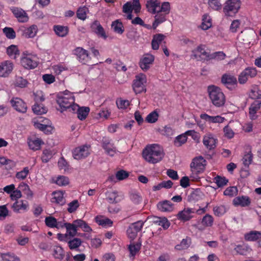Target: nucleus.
Listing matches in <instances>:
<instances>
[{"mask_svg": "<svg viewBox=\"0 0 261 261\" xmlns=\"http://www.w3.org/2000/svg\"><path fill=\"white\" fill-rule=\"evenodd\" d=\"M250 250V248L245 245H239L234 248V250L239 254L245 255Z\"/></svg>", "mask_w": 261, "mask_h": 261, "instance_id": "a18cd8bd", "label": "nucleus"}, {"mask_svg": "<svg viewBox=\"0 0 261 261\" xmlns=\"http://www.w3.org/2000/svg\"><path fill=\"white\" fill-rule=\"evenodd\" d=\"M90 146L85 145L75 148L72 152L73 158L81 160L87 157L90 154Z\"/></svg>", "mask_w": 261, "mask_h": 261, "instance_id": "1a4fd4ad", "label": "nucleus"}, {"mask_svg": "<svg viewBox=\"0 0 261 261\" xmlns=\"http://www.w3.org/2000/svg\"><path fill=\"white\" fill-rule=\"evenodd\" d=\"M245 239L248 241H255L261 240V232L257 231H251L245 235Z\"/></svg>", "mask_w": 261, "mask_h": 261, "instance_id": "473e14b6", "label": "nucleus"}, {"mask_svg": "<svg viewBox=\"0 0 261 261\" xmlns=\"http://www.w3.org/2000/svg\"><path fill=\"white\" fill-rule=\"evenodd\" d=\"M153 222L159 226H161L164 229H167L170 226V222L166 218L155 217Z\"/></svg>", "mask_w": 261, "mask_h": 261, "instance_id": "72a5a7b5", "label": "nucleus"}, {"mask_svg": "<svg viewBox=\"0 0 261 261\" xmlns=\"http://www.w3.org/2000/svg\"><path fill=\"white\" fill-rule=\"evenodd\" d=\"M157 14L154 16L155 20L152 24V28L155 29L158 25L164 22L166 19V15L162 13H156Z\"/></svg>", "mask_w": 261, "mask_h": 261, "instance_id": "4c0bfd02", "label": "nucleus"}, {"mask_svg": "<svg viewBox=\"0 0 261 261\" xmlns=\"http://www.w3.org/2000/svg\"><path fill=\"white\" fill-rule=\"evenodd\" d=\"M190 243L189 240L187 239H183L180 244L175 246V248L178 250L186 249L190 246Z\"/></svg>", "mask_w": 261, "mask_h": 261, "instance_id": "052dcab7", "label": "nucleus"}, {"mask_svg": "<svg viewBox=\"0 0 261 261\" xmlns=\"http://www.w3.org/2000/svg\"><path fill=\"white\" fill-rule=\"evenodd\" d=\"M163 149L159 145L152 144L143 149L142 156L147 162L155 164L160 162L164 156Z\"/></svg>", "mask_w": 261, "mask_h": 261, "instance_id": "f257e3e1", "label": "nucleus"}, {"mask_svg": "<svg viewBox=\"0 0 261 261\" xmlns=\"http://www.w3.org/2000/svg\"><path fill=\"white\" fill-rule=\"evenodd\" d=\"M141 247V244L139 243H137L136 244H130L128 247L129 251L130 252V254L132 256H135L136 253L140 250Z\"/></svg>", "mask_w": 261, "mask_h": 261, "instance_id": "e2e57ef3", "label": "nucleus"}, {"mask_svg": "<svg viewBox=\"0 0 261 261\" xmlns=\"http://www.w3.org/2000/svg\"><path fill=\"white\" fill-rule=\"evenodd\" d=\"M238 193V189L236 187H229L224 191V195L229 196H233Z\"/></svg>", "mask_w": 261, "mask_h": 261, "instance_id": "680f3d73", "label": "nucleus"}, {"mask_svg": "<svg viewBox=\"0 0 261 261\" xmlns=\"http://www.w3.org/2000/svg\"><path fill=\"white\" fill-rule=\"evenodd\" d=\"M106 200L110 203H117L124 198V195L117 191H108L106 193Z\"/></svg>", "mask_w": 261, "mask_h": 261, "instance_id": "ddd939ff", "label": "nucleus"}, {"mask_svg": "<svg viewBox=\"0 0 261 261\" xmlns=\"http://www.w3.org/2000/svg\"><path fill=\"white\" fill-rule=\"evenodd\" d=\"M128 173L123 170L117 171L116 173V177L119 180H122L128 176Z\"/></svg>", "mask_w": 261, "mask_h": 261, "instance_id": "774afa93", "label": "nucleus"}, {"mask_svg": "<svg viewBox=\"0 0 261 261\" xmlns=\"http://www.w3.org/2000/svg\"><path fill=\"white\" fill-rule=\"evenodd\" d=\"M250 203L251 200L249 197L245 196L237 197L233 200L234 205H241L243 207L249 205Z\"/></svg>", "mask_w": 261, "mask_h": 261, "instance_id": "393cba45", "label": "nucleus"}, {"mask_svg": "<svg viewBox=\"0 0 261 261\" xmlns=\"http://www.w3.org/2000/svg\"><path fill=\"white\" fill-rule=\"evenodd\" d=\"M56 102L60 107L61 112L67 110L74 112L78 108V105L74 103L73 94L70 92L58 94L56 97Z\"/></svg>", "mask_w": 261, "mask_h": 261, "instance_id": "f03ea898", "label": "nucleus"}, {"mask_svg": "<svg viewBox=\"0 0 261 261\" xmlns=\"http://www.w3.org/2000/svg\"><path fill=\"white\" fill-rule=\"evenodd\" d=\"M200 118L210 123H222L224 120V118L220 116H211L206 114H201Z\"/></svg>", "mask_w": 261, "mask_h": 261, "instance_id": "bb28decb", "label": "nucleus"}, {"mask_svg": "<svg viewBox=\"0 0 261 261\" xmlns=\"http://www.w3.org/2000/svg\"><path fill=\"white\" fill-rule=\"evenodd\" d=\"M214 222V218L212 216L206 214L204 216L201 220V224L204 227H211L213 225Z\"/></svg>", "mask_w": 261, "mask_h": 261, "instance_id": "c03bdc74", "label": "nucleus"}, {"mask_svg": "<svg viewBox=\"0 0 261 261\" xmlns=\"http://www.w3.org/2000/svg\"><path fill=\"white\" fill-rule=\"evenodd\" d=\"M226 55L223 51H216L211 54L210 60H216L217 61L222 60L224 59Z\"/></svg>", "mask_w": 261, "mask_h": 261, "instance_id": "6e6d98bb", "label": "nucleus"}, {"mask_svg": "<svg viewBox=\"0 0 261 261\" xmlns=\"http://www.w3.org/2000/svg\"><path fill=\"white\" fill-rule=\"evenodd\" d=\"M112 28L115 32L119 34H122L124 31L122 23L118 19L112 22Z\"/></svg>", "mask_w": 261, "mask_h": 261, "instance_id": "ea45409f", "label": "nucleus"}, {"mask_svg": "<svg viewBox=\"0 0 261 261\" xmlns=\"http://www.w3.org/2000/svg\"><path fill=\"white\" fill-rule=\"evenodd\" d=\"M206 161L201 156L194 158L190 164L191 171L193 174H198L203 171Z\"/></svg>", "mask_w": 261, "mask_h": 261, "instance_id": "423d86ee", "label": "nucleus"}, {"mask_svg": "<svg viewBox=\"0 0 261 261\" xmlns=\"http://www.w3.org/2000/svg\"><path fill=\"white\" fill-rule=\"evenodd\" d=\"M7 53L9 57L14 59H16L20 54L17 46L15 45H11L9 46L7 49Z\"/></svg>", "mask_w": 261, "mask_h": 261, "instance_id": "e433bc0d", "label": "nucleus"}, {"mask_svg": "<svg viewBox=\"0 0 261 261\" xmlns=\"http://www.w3.org/2000/svg\"><path fill=\"white\" fill-rule=\"evenodd\" d=\"M226 208L224 205L216 206L213 208L214 214L216 216H221L226 213Z\"/></svg>", "mask_w": 261, "mask_h": 261, "instance_id": "864d4df0", "label": "nucleus"}, {"mask_svg": "<svg viewBox=\"0 0 261 261\" xmlns=\"http://www.w3.org/2000/svg\"><path fill=\"white\" fill-rule=\"evenodd\" d=\"M53 256L56 259L62 260L64 257V251L60 246H55L54 248Z\"/></svg>", "mask_w": 261, "mask_h": 261, "instance_id": "79ce46f5", "label": "nucleus"}, {"mask_svg": "<svg viewBox=\"0 0 261 261\" xmlns=\"http://www.w3.org/2000/svg\"><path fill=\"white\" fill-rule=\"evenodd\" d=\"M146 83V77L144 74H140L135 76L133 81V88L136 94L146 92L145 84Z\"/></svg>", "mask_w": 261, "mask_h": 261, "instance_id": "39448f33", "label": "nucleus"}, {"mask_svg": "<svg viewBox=\"0 0 261 261\" xmlns=\"http://www.w3.org/2000/svg\"><path fill=\"white\" fill-rule=\"evenodd\" d=\"M221 82L228 89H231L237 83L236 77L234 76L225 74L223 75L221 78Z\"/></svg>", "mask_w": 261, "mask_h": 261, "instance_id": "aec40b11", "label": "nucleus"}, {"mask_svg": "<svg viewBox=\"0 0 261 261\" xmlns=\"http://www.w3.org/2000/svg\"><path fill=\"white\" fill-rule=\"evenodd\" d=\"M207 4L209 7L215 11H220L222 7L220 0H207Z\"/></svg>", "mask_w": 261, "mask_h": 261, "instance_id": "37998d69", "label": "nucleus"}, {"mask_svg": "<svg viewBox=\"0 0 261 261\" xmlns=\"http://www.w3.org/2000/svg\"><path fill=\"white\" fill-rule=\"evenodd\" d=\"M68 207L67 211L69 213L74 212L79 207L80 204L77 200H74L68 204Z\"/></svg>", "mask_w": 261, "mask_h": 261, "instance_id": "4d7b16f0", "label": "nucleus"}, {"mask_svg": "<svg viewBox=\"0 0 261 261\" xmlns=\"http://www.w3.org/2000/svg\"><path fill=\"white\" fill-rule=\"evenodd\" d=\"M34 126L36 128H37L46 133L50 132L52 129V128L50 126L40 123H35Z\"/></svg>", "mask_w": 261, "mask_h": 261, "instance_id": "0e129e2a", "label": "nucleus"}, {"mask_svg": "<svg viewBox=\"0 0 261 261\" xmlns=\"http://www.w3.org/2000/svg\"><path fill=\"white\" fill-rule=\"evenodd\" d=\"M21 64L26 69H34L38 65L37 62L33 58L29 56L22 57Z\"/></svg>", "mask_w": 261, "mask_h": 261, "instance_id": "4be33fe9", "label": "nucleus"}, {"mask_svg": "<svg viewBox=\"0 0 261 261\" xmlns=\"http://www.w3.org/2000/svg\"><path fill=\"white\" fill-rule=\"evenodd\" d=\"M37 30L36 25H32L28 28H24L22 30V35L25 38H33L36 35Z\"/></svg>", "mask_w": 261, "mask_h": 261, "instance_id": "7c9ffc66", "label": "nucleus"}, {"mask_svg": "<svg viewBox=\"0 0 261 261\" xmlns=\"http://www.w3.org/2000/svg\"><path fill=\"white\" fill-rule=\"evenodd\" d=\"M102 147L105 150L106 153L113 156L116 153V148L114 144L111 142L109 138L104 137L102 140Z\"/></svg>", "mask_w": 261, "mask_h": 261, "instance_id": "2eb2a0df", "label": "nucleus"}, {"mask_svg": "<svg viewBox=\"0 0 261 261\" xmlns=\"http://www.w3.org/2000/svg\"><path fill=\"white\" fill-rule=\"evenodd\" d=\"M159 114L156 111H153L147 115L146 120L149 123H154L158 119Z\"/></svg>", "mask_w": 261, "mask_h": 261, "instance_id": "13d9d810", "label": "nucleus"}, {"mask_svg": "<svg viewBox=\"0 0 261 261\" xmlns=\"http://www.w3.org/2000/svg\"><path fill=\"white\" fill-rule=\"evenodd\" d=\"M157 207L161 212H171L174 209L173 204L168 200H164L159 202Z\"/></svg>", "mask_w": 261, "mask_h": 261, "instance_id": "a878e982", "label": "nucleus"}, {"mask_svg": "<svg viewBox=\"0 0 261 261\" xmlns=\"http://www.w3.org/2000/svg\"><path fill=\"white\" fill-rule=\"evenodd\" d=\"M11 10L19 22L23 23L28 21L29 18L28 15L22 9L14 7Z\"/></svg>", "mask_w": 261, "mask_h": 261, "instance_id": "f3484780", "label": "nucleus"}, {"mask_svg": "<svg viewBox=\"0 0 261 261\" xmlns=\"http://www.w3.org/2000/svg\"><path fill=\"white\" fill-rule=\"evenodd\" d=\"M1 257L3 261H20L19 259L10 253H2Z\"/></svg>", "mask_w": 261, "mask_h": 261, "instance_id": "5fc2aeb1", "label": "nucleus"}, {"mask_svg": "<svg viewBox=\"0 0 261 261\" xmlns=\"http://www.w3.org/2000/svg\"><path fill=\"white\" fill-rule=\"evenodd\" d=\"M45 223L48 227L55 228L57 227V220L54 217L48 216L45 218Z\"/></svg>", "mask_w": 261, "mask_h": 261, "instance_id": "8fccbe9b", "label": "nucleus"}, {"mask_svg": "<svg viewBox=\"0 0 261 261\" xmlns=\"http://www.w3.org/2000/svg\"><path fill=\"white\" fill-rule=\"evenodd\" d=\"M29 206L28 202L25 200H17L15 202L12 207L14 212L16 213H20L21 212L27 211Z\"/></svg>", "mask_w": 261, "mask_h": 261, "instance_id": "b1692460", "label": "nucleus"}, {"mask_svg": "<svg viewBox=\"0 0 261 261\" xmlns=\"http://www.w3.org/2000/svg\"><path fill=\"white\" fill-rule=\"evenodd\" d=\"M187 140V137L186 135V134H184L180 135L176 137L174 140V145L176 146L179 147L181 146L182 144L185 143Z\"/></svg>", "mask_w": 261, "mask_h": 261, "instance_id": "de8ad7c7", "label": "nucleus"}, {"mask_svg": "<svg viewBox=\"0 0 261 261\" xmlns=\"http://www.w3.org/2000/svg\"><path fill=\"white\" fill-rule=\"evenodd\" d=\"M253 155L250 150L249 152L245 153L243 158V164L245 166L248 167L252 162Z\"/></svg>", "mask_w": 261, "mask_h": 261, "instance_id": "603ef678", "label": "nucleus"}, {"mask_svg": "<svg viewBox=\"0 0 261 261\" xmlns=\"http://www.w3.org/2000/svg\"><path fill=\"white\" fill-rule=\"evenodd\" d=\"M207 92L212 103L217 107L223 106L225 102V97L221 89L214 85L207 87Z\"/></svg>", "mask_w": 261, "mask_h": 261, "instance_id": "7ed1b4c3", "label": "nucleus"}, {"mask_svg": "<svg viewBox=\"0 0 261 261\" xmlns=\"http://www.w3.org/2000/svg\"><path fill=\"white\" fill-rule=\"evenodd\" d=\"M10 103L13 108L18 112L25 113L27 111V104L20 98H13L10 100Z\"/></svg>", "mask_w": 261, "mask_h": 261, "instance_id": "f8f14e48", "label": "nucleus"}, {"mask_svg": "<svg viewBox=\"0 0 261 261\" xmlns=\"http://www.w3.org/2000/svg\"><path fill=\"white\" fill-rule=\"evenodd\" d=\"M32 110L34 113L37 115H42L47 112V109L42 104L36 102L32 107Z\"/></svg>", "mask_w": 261, "mask_h": 261, "instance_id": "58836bf2", "label": "nucleus"}, {"mask_svg": "<svg viewBox=\"0 0 261 261\" xmlns=\"http://www.w3.org/2000/svg\"><path fill=\"white\" fill-rule=\"evenodd\" d=\"M66 228L67 234L69 237H74L77 234V229L72 223H68L66 224Z\"/></svg>", "mask_w": 261, "mask_h": 261, "instance_id": "a19ab883", "label": "nucleus"}, {"mask_svg": "<svg viewBox=\"0 0 261 261\" xmlns=\"http://www.w3.org/2000/svg\"><path fill=\"white\" fill-rule=\"evenodd\" d=\"M73 52L74 54L76 56L77 60L82 64H89L91 63V58L87 50L78 47L73 50Z\"/></svg>", "mask_w": 261, "mask_h": 261, "instance_id": "6e6552de", "label": "nucleus"}, {"mask_svg": "<svg viewBox=\"0 0 261 261\" xmlns=\"http://www.w3.org/2000/svg\"><path fill=\"white\" fill-rule=\"evenodd\" d=\"M160 3L158 0H149L147 2L146 7L148 11L152 14L158 13Z\"/></svg>", "mask_w": 261, "mask_h": 261, "instance_id": "cd10ccee", "label": "nucleus"}, {"mask_svg": "<svg viewBox=\"0 0 261 261\" xmlns=\"http://www.w3.org/2000/svg\"><path fill=\"white\" fill-rule=\"evenodd\" d=\"M154 60V57L151 54H145L143 56L139 62V65L143 71H147L152 64Z\"/></svg>", "mask_w": 261, "mask_h": 261, "instance_id": "dca6fc26", "label": "nucleus"}, {"mask_svg": "<svg viewBox=\"0 0 261 261\" xmlns=\"http://www.w3.org/2000/svg\"><path fill=\"white\" fill-rule=\"evenodd\" d=\"M257 71L255 68L248 67L242 71L239 76V82L241 84L245 83L248 80V77H253L256 76Z\"/></svg>", "mask_w": 261, "mask_h": 261, "instance_id": "9b49d317", "label": "nucleus"}, {"mask_svg": "<svg viewBox=\"0 0 261 261\" xmlns=\"http://www.w3.org/2000/svg\"><path fill=\"white\" fill-rule=\"evenodd\" d=\"M54 30L58 36L62 37L66 36L68 33V28L62 25H55Z\"/></svg>", "mask_w": 261, "mask_h": 261, "instance_id": "c9c22d12", "label": "nucleus"}, {"mask_svg": "<svg viewBox=\"0 0 261 261\" xmlns=\"http://www.w3.org/2000/svg\"><path fill=\"white\" fill-rule=\"evenodd\" d=\"M217 140L212 134H207L203 137V143L209 150H212L216 147Z\"/></svg>", "mask_w": 261, "mask_h": 261, "instance_id": "5701e85b", "label": "nucleus"}, {"mask_svg": "<svg viewBox=\"0 0 261 261\" xmlns=\"http://www.w3.org/2000/svg\"><path fill=\"white\" fill-rule=\"evenodd\" d=\"M69 179L64 176H59L56 180V184L60 186L67 185L69 184Z\"/></svg>", "mask_w": 261, "mask_h": 261, "instance_id": "338daca9", "label": "nucleus"}, {"mask_svg": "<svg viewBox=\"0 0 261 261\" xmlns=\"http://www.w3.org/2000/svg\"><path fill=\"white\" fill-rule=\"evenodd\" d=\"M14 65L10 61H5L0 64V76L7 77L12 71Z\"/></svg>", "mask_w": 261, "mask_h": 261, "instance_id": "4468645a", "label": "nucleus"}, {"mask_svg": "<svg viewBox=\"0 0 261 261\" xmlns=\"http://www.w3.org/2000/svg\"><path fill=\"white\" fill-rule=\"evenodd\" d=\"M195 211L191 208H185L182 211H180L177 215L178 219L184 222L190 220L193 218L192 214H194Z\"/></svg>", "mask_w": 261, "mask_h": 261, "instance_id": "a211bd4d", "label": "nucleus"}, {"mask_svg": "<svg viewBox=\"0 0 261 261\" xmlns=\"http://www.w3.org/2000/svg\"><path fill=\"white\" fill-rule=\"evenodd\" d=\"M52 156V152L48 149H45L43 150L42 155L41 156L42 161L44 163H47L49 161Z\"/></svg>", "mask_w": 261, "mask_h": 261, "instance_id": "bf43d9fd", "label": "nucleus"}, {"mask_svg": "<svg viewBox=\"0 0 261 261\" xmlns=\"http://www.w3.org/2000/svg\"><path fill=\"white\" fill-rule=\"evenodd\" d=\"M116 104L119 109H125L129 106L130 103L128 100H123L120 98L117 100Z\"/></svg>", "mask_w": 261, "mask_h": 261, "instance_id": "69168bd1", "label": "nucleus"}, {"mask_svg": "<svg viewBox=\"0 0 261 261\" xmlns=\"http://www.w3.org/2000/svg\"><path fill=\"white\" fill-rule=\"evenodd\" d=\"M144 225V222L142 221H138L135 223H132L127 230V233L129 238L134 239L138 232L140 231Z\"/></svg>", "mask_w": 261, "mask_h": 261, "instance_id": "9d476101", "label": "nucleus"}, {"mask_svg": "<svg viewBox=\"0 0 261 261\" xmlns=\"http://www.w3.org/2000/svg\"><path fill=\"white\" fill-rule=\"evenodd\" d=\"M166 36L162 34H157L153 36L151 41L152 48L154 50H157L159 48V45L164 40Z\"/></svg>", "mask_w": 261, "mask_h": 261, "instance_id": "c85d7f7f", "label": "nucleus"}, {"mask_svg": "<svg viewBox=\"0 0 261 261\" xmlns=\"http://www.w3.org/2000/svg\"><path fill=\"white\" fill-rule=\"evenodd\" d=\"M170 11V5L169 2H165L162 4V5H160L159 8L158 13H163L166 15L168 14Z\"/></svg>", "mask_w": 261, "mask_h": 261, "instance_id": "49530a36", "label": "nucleus"}, {"mask_svg": "<svg viewBox=\"0 0 261 261\" xmlns=\"http://www.w3.org/2000/svg\"><path fill=\"white\" fill-rule=\"evenodd\" d=\"M65 242L67 243L69 248L71 250L80 251L79 248L82 244L81 239L77 238L69 237L68 239L65 240Z\"/></svg>", "mask_w": 261, "mask_h": 261, "instance_id": "6ab92c4d", "label": "nucleus"}, {"mask_svg": "<svg viewBox=\"0 0 261 261\" xmlns=\"http://www.w3.org/2000/svg\"><path fill=\"white\" fill-rule=\"evenodd\" d=\"M54 197L53 198V202H56L61 205H64L65 202V199L63 196V193L61 191L54 192L53 193Z\"/></svg>", "mask_w": 261, "mask_h": 261, "instance_id": "2f4dec72", "label": "nucleus"}, {"mask_svg": "<svg viewBox=\"0 0 261 261\" xmlns=\"http://www.w3.org/2000/svg\"><path fill=\"white\" fill-rule=\"evenodd\" d=\"M192 56L198 61H210L211 53L205 49V46L200 44L192 51Z\"/></svg>", "mask_w": 261, "mask_h": 261, "instance_id": "0eeeda50", "label": "nucleus"}, {"mask_svg": "<svg viewBox=\"0 0 261 261\" xmlns=\"http://www.w3.org/2000/svg\"><path fill=\"white\" fill-rule=\"evenodd\" d=\"M91 29L92 31L99 37L106 39L108 37L104 29L100 24L99 21H94L91 25Z\"/></svg>", "mask_w": 261, "mask_h": 261, "instance_id": "412c9836", "label": "nucleus"}, {"mask_svg": "<svg viewBox=\"0 0 261 261\" xmlns=\"http://www.w3.org/2000/svg\"><path fill=\"white\" fill-rule=\"evenodd\" d=\"M214 180L218 187H222L227 185L228 182V179H227L225 177H222L219 175L216 176L214 178Z\"/></svg>", "mask_w": 261, "mask_h": 261, "instance_id": "09e8293b", "label": "nucleus"}, {"mask_svg": "<svg viewBox=\"0 0 261 261\" xmlns=\"http://www.w3.org/2000/svg\"><path fill=\"white\" fill-rule=\"evenodd\" d=\"M3 33L10 39H13L16 37L15 32L12 28L5 27L3 29Z\"/></svg>", "mask_w": 261, "mask_h": 261, "instance_id": "3c124183", "label": "nucleus"}, {"mask_svg": "<svg viewBox=\"0 0 261 261\" xmlns=\"http://www.w3.org/2000/svg\"><path fill=\"white\" fill-rule=\"evenodd\" d=\"M261 107V101L255 100L251 105L249 108V115L250 118L252 120L256 119L255 114L259 110Z\"/></svg>", "mask_w": 261, "mask_h": 261, "instance_id": "c756f323", "label": "nucleus"}, {"mask_svg": "<svg viewBox=\"0 0 261 261\" xmlns=\"http://www.w3.org/2000/svg\"><path fill=\"white\" fill-rule=\"evenodd\" d=\"M240 0H227L223 8V12L225 16L234 17L240 9Z\"/></svg>", "mask_w": 261, "mask_h": 261, "instance_id": "20e7f679", "label": "nucleus"}, {"mask_svg": "<svg viewBox=\"0 0 261 261\" xmlns=\"http://www.w3.org/2000/svg\"><path fill=\"white\" fill-rule=\"evenodd\" d=\"M75 111H76L77 117L80 120H83L87 117L89 113L90 109L88 107L80 108L78 106V108Z\"/></svg>", "mask_w": 261, "mask_h": 261, "instance_id": "f704fd0d", "label": "nucleus"}]
</instances>
